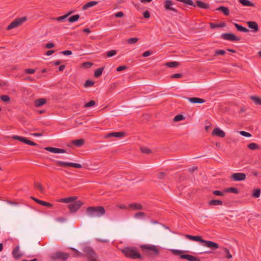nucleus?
Segmentation results:
<instances>
[{"label":"nucleus","mask_w":261,"mask_h":261,"mask_svg":"<svg viewBox=\"0 0 261 261\" xmlns=\"http://www.w3.org/2000/svg\"><path fill=\"white\" fill-rule=\"evenodd\" d=\"M104 68H105L104 67H100V68H98V69H97L94 72V76L96 77H100L102 73V71H103Z\"/></svg>","instance_id":"obj_33"},{"label":"nucleus","mask_w":261,"mask_h":261,"mask_svg":"<svg viewBox=\"0 0 261 261\" xmlns=\"http://www.w3.org/2000/svg\"><path fill=\"white\" fill-rule=\"evenodd\" d=\"M203 246L211 249L212 250L217 249L219 246L218 243L211 241L204 240L203 241Z\"/></svg>","instance_id":"obj_11"},{"label":"nucleus","mask_w":261,"mask_h":261,"mask_svg":"<svg viewBox=\"0 0 261 261\" xmlns=\"http://www.w3.org/2000/svg\"><path fill=\"white\" fill-rule=\"evenodd\" d=\"M185 237L187 239H188L190 240L197 241L200 242L201 243L203 244V241H204V240L202 239L201 237L200 236H192L190 234H186Z\"/></svg>","instance_id":"obj_16"},{"label":"nucleus","mask_w":261,"mask_h":261,"mask_svg":"<svg viewBox=\"0 0 261 261\" xmlns=\"http://www.w3.org/2000/svg\"><path fill=\"white\" fill-rule=\"evenodd\" d=\"M216 10L221 11L225 16H228L229 14V10L228 8L224 6H220L217 8Z\"/></svg>","instance_id":"obj_25"},{"label":"nucleus","mask_w":261,"mask_h":261,"mask_svg":"<svg viewBox=\"0 0 261 261\" xmlns=\"http://www.w3.org/2000/svg\"><path fill=\"white\" fill-rule=\"evenodd\" d=\"M138 41V38H130L127 40V42L129 44H133L137 43Z\"/></svg>","instance_id":"obj_41"},{"label":"nucleus","mask_w":261,"mask_h":261,"mask_svg":"<svg viewBox=\"0 0 261 261\" xmlns=\"http://www.w3.org/2000/svg\"><path fill=\"white\" fill-rule=\"evenodd\" d=\"M166 176V173L165 172H160L158 174V178L160 179H163Z\"/></svg>","instance_id":"obj_62"},{"label":"nucleus","mask_w":261,"mask_h":261,"mask_svg":"<svg viewBox=\"0 0 261 261\" xmlns=\"http://www.w3.org/2000/svg\"><path fill=\"white\" fill-rule=\"evenodd\" d=\"M225 53H226V52L224 50L217 49V50H216L215 51V56L224 55L225 54Z\"/></svg>","instance_id":"obj_52"},{"label":"nucleus","mask_w":261,"mask_h":261,"mask_svg":"<svg viewBox=\"0 0 261 261\" xmlns=\"http://www.w3.org/2000/svg\"><path fill=\"white\" fill-rule=\"evenodd\" d=\"M179 63L176 61L167 62L166 65L170 68H175L179 66Z\"/></svg>","instance_id":"obj_34"},{"label":"nucleus","mask_w":261,"mask_h":261,"mask_svg":"<svg viewBox=\"0 0 261 261\" xmlns=\"http://www.w3.org/2000/svg\"><path fill=\"white\" fill-rule=\"evenodd\" d=\"M224 252L226 254V257L227 258H232V255L230 254L229 250L227 248H224L223 249Z\"/></svg>","instance_id":"obj_48"},{"label":"nucleus","mask_w":261,"mask_h":261,"mask_svg":"<svg viewBox=\"0 0 261 261\" xmlns=\"http://www.w3.org/2000/svg\"><path fill=\"white\" fill-rule=\"evenodd\" d=\"M186 98L192 103H202L205 101V100L202 98L196 97H186Z\"/></svg>","instance_id":"obj_18"},{"label":"nucleus","mask_w":261,"mask_h":261,"mask_svg":"<svg viewBox=\"0 0 261 261\" xmlns=\"http://www.w3.org/2000/svg\"><path fill=\"white\" fill-rule=\"evenodd\" d=\"M12 138L15 140H17L20 142H23L25 144H27V142L28 140L26 138L20 137L19 136H13L12 137Z\"/></svg>","instance_id":"obj_36"},{"label":"nucleus","mask_w":261,"mask_h":261,"mask_svg":"<svg viewBox=\"0 0 261 261\" xmlns=\"http://www.w3.org/2000/svg\"><path fill=\"white\" fill-rule=\"evenodd\" d=\"M123 15H124V14L122 12H119L115 14V16L116 17H123Z\"/></svg>","instance_id":"obj_64"},{"label":"nucleus","mask_w":261,"mask_h":261,"mask_svg":"<svg viewBox=\"0 0 261 261\" xmlns=\"http://www.w3.org/2000/svg\"><path fill=\"white\" fill-rule=\"evenodd\" d=\"M239 2L244 6H254V4L248 0H239Z\"/></svg>","instance_id":"obj_28"},{"label":"nucleus","mask_w":261,"mask_h":261,"mask_svg":"<svg viewBox=\"0 0 261 261\" xmlns=\"http://www.w3.org/2000/svg\"><path fill=\"white\" fill-rule=\"evenodd\" d=\"M223 204L222 201L218 199H213L208 202L210 205H219Z\"/></svg>","instance_id":"obj_27"},{"label":"nucleus","mask_w":261,"mask_h":261,"mask_svg":"<svg viewBox=\"0 0 261 261\" xmlns=\"http://www.w3.org/2000/svg\"><path fill=\"white\" fill-rule=\"evenodd\" d=\"M76 196H71L60 199L59 201L63 203H69L76 200Z\"/></svg>","instance_id":"obj_19"},{"label":"nucleus","mask_w":261,"mask_h":261,"mask_svg":"<svg viewBox=\"0 0 261 261\" xmlns=\"http://www.w3.org/2000/svg\"><path fill=\"white\" fill-rule=\"evenodd\" d=\"M34 186L36 189H38L40 190L41 193H44V189L40 183L39 182H35Z\"/></svg>","instance_id":"obj_42"},{"label":"nucleus","mask_w":261,"mask_h":261,"mask_svg":"<svg viewBox=\"0 0 261 261\" xmlns=\"http://www.w3.org/2000/svg\"><path fill=\"white\" fill-rule=\"evenodd\" d=\"M195 5L202 9H207L210 8L209 4L200 1H196Z\"/></svg>","instance_id":"obj_20"},{"label":"nucleus","mask_w":261,"mask_h":261,"mask_svg":"<svg viewBox=\"0 0 261 261\" xmlns=\"http://www.w3.org/2000/svg\"><path fill=\"white\" fill-rule=\"evenodd\" d=\"M71 249L75 253L74 256L75 257H83L84 254L79 251L77 249L74 248H71Z\"/></svg>","instance_id":"obj_40"},{"label":"nucleus","mask_w":261,"mask_h":261,"mask_svg":"<svg viewBox=\"0 0 261 261\" xmlns=\"http://www.w3.org/2000/svg\"><path fill=\"white\" fill-rule=\"evenodd\" d=\"M94 84V82L92 81L87 80L84 84L85 87H89L92 86Z\"/></svg>","instance_id":"obj_49"},{"label":"nucleus","mask_w":261,"mask_h":261,"mask_svg":"<svg viewBox=\"0 0 261 261\" xmlns=\"http://www.w3.org/2000/svg\"><path fill=\"white\" fill-rule=\"evenodd\" d=\"M1 99L5 102H9L10 100V98L8 95H3L1 96Z\"/></svg>","instance_id":"obj_51"},{"label":"nucleus","mask_w":261,"mask_h":261,"mask_svg":"<svg viewBox=\"0 0 261 261\" xmlns=\"http://www.w3.org/2000/svg\"><path fill=\"white\" fill-rule=\"evenodd\" d=\"M40 205L44 206H46L48 207H52L53 206V204L47 202H46V201H42V200H41Z\"/></svg>","instance_id":"obj_50"},{"label":"nucleus","mask_w":261,"mask_h":261,"mask_svg":"<svg viewBox=\"0 0 261 261\" xmlns=\"http://www.w3.org/2000/svg\"><path fill=\"white\" fill-rule=\"evenodd\" d=\"M246 175L244 173H233L230 178L234 181H242L245 179Z\"/></svg>","instance_id":"obj_12"},{"label":"nucleus","mask_w":261,"mask_h":261,"mask_svg":"<svg viewBox=\"0 0 261 261\" xmlns=\"http://www.w3.org/2000/svg\"><path fill=\"white\" fill-rule=\"evenodd\" d=\"M117 54V50H110L107 52V56L108 57H112Z\"/></svg>","instance_id":"obj_44"},{"label":"nucleus","mask_w":261,"mask_h":261,"mask_svg":"<svg viewBox=\"0 0 261 261\" xmlns=\"http://www.w3.org/2000/svg\"><path fill=\"white\" fill-rule=\"evenodd\" d=\"M240 134L241 135L246 137H250L251 136V134L243 130L240 132Z\"/></svg>","instance_id":"obj_54"},{"label":"nucleus","mask_w":261,"mask_h":261,"mask_svg":"<svg viewBox=\"0 0 261 261\" xmlns=\"http://www.w3.org/2000/svg\"><path fill=\"white\" fill-rule=\"evenodd\" d=\"M44 149L48 151H49L54 153H66V150L61 148L52 147H46Z\"/></svg>","instance_id":"obj_14"},{"label":"nucleus","mask_w":261,"mask_h":261,"mask_svg":"<svg viewBox=\"0 0 261 261\" xmlns=\"http://www.w3.org/2000/svg\"><path fill=\"white\" fill-rule=\"evenodd\" d=\"M83 66L86 68H90L92 65V63L89 62H86L83 63Z\"/></svg>","instance_id":"obj_61"},{"label":"nucleus","mask_w":261,"mask_h":261,"mask_svg":"<svg viewBox=\"0 0 261 261\" xmlns=\"http://www.w3.org/2000/svg\"><path fill=\"white\" fill-rule=\"evenodd\" d=\"M183 76V74L181 73H176L171 75L172 79H178L181 78Z\"/></svg>","instance_id":"obj_55"},{"label":"nucleus","mask_w":261,"mask_h":261,"mask_svg":"<svg viewBox=\"0 0 261 261\" xmlns=\"http://www.w3.org/2000/svg\"><path fill=\"white\" fill-rule=\"evenodd\" d=\"M145 214L143 212H137L135 214L134 217L135 218H143L145 217Z\"/></svg>","instance_id":"obj_46"},{"label":"nucleus","mask_w":261,"mask_h":261,"mask_svg":"<svg viewBox=\"0 0 261 261\" xmlns=\"http://www.w3.org/2000/svg\"><path fill=\"white\" fill-rule=\"evenodd\" d=\"M221 38L226 40H229L231 41H239L240 40V38L237 37L235 35L232 33H224L222 34Z\"/></svg>","instance_id":"obj_9"},{"label":"nucleus","mask_w":261,"mask_h":261,"mask_svg":"<svg viewBox=\"0 0 261 261\" xmlns=\"http://www.w3.org/2000/svg\"><path fill=\"white\" fill-rule=\"evenodd\" d=\"M60 53L65 56H69L72 54V51L71 50H67L62 51Z\"/></svg>","instance_id":"obj_57"},{"label":"nucleus","mask_w":261,"mask_h":261,"mask_svg":"<svg viewBox=\"0 0 261 261\" xmlns=\"http://www.w3.org/2000/svg\"><path fill=\"white\" fill-rule=\"evenodd\" d=\"M260 195V190L259 189H256L253 190L252 193V196L255 198H258Z\"/></svg>","instance_id":"obj_38"},{"label":"nucleus","mask_w":261,"mask_h":261,"mask_svg":"<svg viewBox=\"0 0 261 261\" xmlns=\"http://www.w3.org/2000/svg\"><path fill=\"white\" fill-rule=\"evenodd\" d=\"M247 24L248 28L251 29L253 32L256 33L258 31V25L255 21H249L247 22Z\"/></svg>","instance_id":"obj_15"},{"label":"nucleus","mask_w":261,"mask_h":261,"mask_svg":"<svg viewBox=\"0 0 261 261\" xmlns=\"http://www.w3.org/2000/svg\"><path fill=\"white\" fill-rule=\"evenodd\" d=\"M226 24L224 22H222L220 24L214 23L213 22L210 23V27L212 29H215L216 28H223L225 27Z\"/></svg>","instance_id":"obj_31"},{"label":"nucleus","mask_w":261,"mask_h":261,"mask_svg":"<svg viewBox=\"0 0 261 261\" xmlns=\"http://www.w3.org/2000/svg\"><path fill=\"white\" fill-rule=\"evenodd\" d=\"M69 257V254L63 252H56L52 253L50 256V259L53 261H57L58 260H62V261L66 260Z\"/></svg>","instance_id":"obj_5"},{"label":"nucleus","mask_w":261,"mask_h":261,"mask_svg":"<svg viewBox=\"0 0 261 261\" xmlns=\"http://www.w3.org/2000/svg\"><path fill=\"white\" fill-rule=\"evenodd\" d=\"M125 135V133L123 132H111L105 135V138H110L111 137H116L121 138Z\"/></svg>","instance_id":"obj_13"},{"label":"nucleus","mask_w":261,"mask_h":261,"mask_svg":"<svg viewBox=\"0 0 261 261\" xmlns=\"http://www.w3.org/2000/svg\"><path fill=\"white\" fill-rule=\"evenodd\" d=\"M85 141L84 139L74 140L72 141V144L76 147H80L84 144Z\"/></svg>","instance_id":"obj_21"},{"label":"nucleus","mask_w":261,"mask_h":261,"mask_svg":"<svg viewBox=\"0 0 261 261\" xmlns=\"http://www.w3.org/2000/svg\"><path fill=\"white\" fill-rule=\"evenodd\" d=\"M171 251L175 255H179L181 259H187L189 261H200L199 258L189 254H182L184 251L176 249H171Z\"/></svg>","instance_id":"obj_4"},{"label":"nucleus","mask_w":261,"mask_h":261,"mask_svg":"<svg viewBox=\"0 0 261 261\" xmlns=\"http://www.w3.org/2000/svg\"><path fill=\"white\" fill-rule=\"evenodd\" d=\"M233 24H234V27H236V28L237 29V30L240 32H245V33H247V32H249L248 29L242 26L240 24H239L237 23H233Z\"/></svg>","instance_id":"obj_26"},{"label":"nucleus","mask_w":261,"mask_h":261,"mask_svg":"<svg viewBox=\"0 0 261 261\" xmlns=\"http://www.w3.org/2000/svg\"><path fill=\"white\" fill-rule=\"evenodd\" d=\"M27 19V17H22L18 18L13 21L8 27L7 29L8 30H11L21 25Z\"/></svg>","instance_id":"obj_6"},{"label":"nucleus","mask_w":261,"mask_h":261,"mask_svg":"<svg viewBox=\"0 0 261 261\" xmlns=\"http://www.w3.org/2000/svg\"><path fill=\"white\" fill-rule=\"evenodd\" d=\"M129 207L133 208L135 210H141L143 209V206L141 204L138 203H134L129 205Z\"/></svg>","instance_id":"obj_30"},{"label":"nucleus","mask_w":261,"mask_h":261,"mask_svg":"<svg viewBox=\"0 0 261 261\" xmlns=\"http://www.w3.org/2000/svg\"><path fill=\"white\" fill-rule=\"evenodd\" d=\"M152 54V51L151 50H147L143 53L142 55V57H147L148 56H149Z\"/></svg>","instance_id":"obj_56"},{"label":"nucleus","mask_w":261,"mask_h":261,"mask_svg":"<svg viewBox=\"0 0 261 261\" xmlns=\"http://www.w3.org/2000/svg\"><path fill=\"white\" fill-rule=\"evenodd\" d=\"M143 17L145 18H150V13L148 11V10H146L144 13H143Z\"/></svg>","instance_id":"obj_60"},{"label":"nucleus","mask_w":261,"mask_h":261,"mask_svg":"<svg viewBox=\"0 0 261 261\" xmlns=\"http://www.w3.org/2000/svg\"><path fill=\"white\" fill-rule=\"evenodd\" d=\"M212 135L224 138L225 137V133L219 128H215L212 132Z\"/></svg>","instance_id":"obj_17"},{"label":"nucleus","mask_w":261,"mask_h":261,"mask_svg":"<svg viewBox=\"0 0 261 261\" xmlns=\"http://www.w3.org/2000/svg\"><path fill=\"white\" fill-rule=\"evenodd\" d=\"M224 192H230V193H233L238 194L239 193V191L236 188L230 187V188H227V189H225Z\"/></svg>","instance_id":"obj_32"},{"label":"nucleus","mask_w":261,"mask_h":261,"mask_svg":"<svg viewBox=\"0 0 261 261\" xmlns=\"http://www.w3.org/2000/svg\"><path fill=\"white\" fill-rule=\"evenodd\" d=\"M224 191L222 192L218 190H215L213 191V193L216 196H223L224 195Z\"/></svg>","instance_id":"obj_53"},{"label":"nucleus","mask_w":261,"mask_h":261,"mask_svg":"<svg viewBox=\"0 0 261 261\" xmlns=\"http://www.w3.org/2000/svg\"><path fill=\"white\" fill-rule=\"evenodd\" d=\"M83 203L80 201H75L72 203L68 205V208L71 213H74L76 212L82 205Z\"/></svg>","instance_id":"obj_8"},{"label":"nucleus","mask_w":261,"mask_h":261,"mask_svg":"<svg viewBox=\"0 0 261 261\" xmlns=\"http://www.w3.org/2000/svg\"><path fill=\"white\" fill-rule=\"evenodd\" d=\"M54 46H55V44L53 43H48L45 45V47L46 48H51L54 47Z\"/></svg>","instance_id":"obj_63"},{"label":"nucleus","mask_w":261,"mask_h":261,"mask_svg":"<svg viewBox=\"0 0 261 261\" xmlns=\"http://www.w3.org/2000/svg\"><path fill=\"white\" fill-rule=\"evenodd\" d=\"M141 248L149 256H157L159 254V251L156 246L154 245H142L141 246Z\"/></svg>","instance_id":"obj_2"},{"label":"nucleus","mask_w":261,"mask_h":261,"mask_svg":"<svg viewBox=\"0 0 261 261\" xmlns=\"http://www.w3.org/2000/svg\"><path fill=\"white\" fill-rule=\"evenodd\" d=\"M250 99L254 102L256 105H261V98L256 96H251Z\"/></svg>","instance_id":"obj_29"},{"label":"nucleus","mask_w":261,"mask_h":261,"mask_svg":"<svg viewBox=\"0 0 261 261\" xmlns=\"http://www.w3.org/2000/svg\"><path fill=\"white\" fill-rule=\"evenodd\" d=\"M55 162L57 166L62 167H64V168L72 167L76 168H81L82 167V165H81L80 164H78V163L65 162L61 161H55Z\"/></svg>","instance_id":"obj_7"},{"label":"nucleus","mask_w":261,"mask_h":261,"mask_svg":"<svg viewBox=\"0 0 261 261\" xmlns=\"http://www.w3.org/2000/svg\"><path fill=\"white\" fill-rule=\"evenodd\" d=\"M98 2L96 1H91L87 3H86L85 5L83 6L82 9L83 10H86L87 9L92 7L98 4Z\"/></svg>","instance_id":"obj_23"},{"label":"nucleus","mask_w":261,"mask_h":261,"mask_svg":"<svg viewBox=\"0 0 261 261\" xmlns=\"http://www.w3.org/2000/svg\"><path fill=\"white\" fill-rule=\"evenodd\" d=\"M35 72V70L34 69L30 68L25 70V73L27 74H33Z\"/></svg>","instance_id":"obj_58"},{"label":"nucleus","mask_w":261,"mask_h":261,"mask_svg":"<svg viewBox=\"0 0 261 261\" xmlns=\"http://www.w3.org/2000/svg\"><path fill=\"white\" fill-rule=\"evenodd\" d=\"M19 250V246H16L13 250V252H12L13 256L15 259H18V258H20L22 256L21 254L18 253Z\"/></svg>","instance_id":"obj_22"},{"label":"nucleus","mask_w":261,"mask_h":261,"mask_svg":"<svg viewBox=\"0 0 261 261\" xmlns=\"http://www.w3.org/2000/svg\"><path fill=\"white\" fill-rule=\"evenodd\" d=\"M73 12V11H70L67 14H66V15H64L63 16H60V17L57 18V20L58 21L63 20L65 19L66 18H67L70 14H71Z\"/></svg>","instance_id":"obj_43"},{"label":"nucleus","mask_w":261,"mask_h":261,"mask_svg":"<svg viewBox=\"0 0 261 261\" xmlns=\"http://www.w3.org/2000/svg\"><path fill=\"white\" fill-rule=\"evenodd\" d=\"M95 105V101L93 100H91L90 101L86 103L84 105V108L91 107Z\"/></svg>","instance_id":"obj_45"},{"label":"nucleus","mask_w":261,"mask_h":261,"mask_svg":"<svg viewBox=\"0 0 261 261\" xmlns=\"http://www.w3.org/2000/svg\"><path fill=\"white\" fill-rule=\"evenodd\" d=\"M141 152L144 153H150L151 152V150L147 147H142L140 148Z\"/></svg>","instance_id":"obj_47"},{"label":"nucleus","mask_w":261,"mask_h":261,"mask_svg":"<svg viewBox=\"0 0 261 261\" xmlns=\"http://www.w3.org/2000/svg\"><path fill=\"white\" fill-rule=\"evenodd\" d=\"M184 119H185V117H184V116L182 115L178 114V115H176L174 117V118L173 119V120L175 122H178V121H180L181 120H182Z\"/></svg>","instance_id":"obj_39"},{"label":"nucleus","mask_w":261,"mask_h":261,"mask_svg":"<svg viewBox=\"0 0 261 261\" xmlns=\"http://www.w3.org/2000/svg\"><path fill=\"white\" fill-rule=\"evenodd\" d=\"M127 68L128 67L126 66H120L117 68L116 70L117 71H121L127 69Z\"/></svg>","instance_id":"obj_59"},{"label":"nucleus","mask_w":261,"mask_h":261,"mask_svg":"<svg viewBox=\"0 0 261 261\" xmlns=\"http://www.w3.org/2000/svg\"><path fill=\"white\" fill-rule=\"evenodd\" d=\"M46 102V100L45 98H41L36 99L35 101V106L36 107H39L44 105Z\"/></svg>","instance_id":"obj_24"},{"label":"nucleus","mask_w":261,"mask_h":261,"mask_svg":"<svg viewBox=\"0 0 261 261\" xmlns=\"http://www.w3.org/2000/svg\"><path fill=\"white\" fill-rule=\"evenodd\" d=\"M122 252L127 257H129L132 259L142 258L141 254L136 250L132 248H124L123 249H122Z\"/></svg>","instance_id":"obj_3"},{"label":"nucleus","mask_w":261,"mask_h":261,"mask_svg":"<svg viewBox=\"0 0 261 261\" xmlns=\"http://www.w3.org/2000/svg\"><path fill=\"white\" fill-rule=\"evenodd\" d=\"M105 212V209L102 206H89L86 210V214L89 217H100Z\"/></svg>","instance_id":"obj_1"},{"label":"nucleus","mask_w":261,"mask_h":261,"mask_svg":"<svg viewBox=\"0 0 261 261\" xmlns=\"http://www.w3.org/2000/svg\"><path fill=\"white\" fill-rule=\"evenodd\" d=\"M80 16L79 14L73 15L70 17L68 18V20L69 22L73 23L74 22L79 20Z\"/></svg>","instance_id":"obj_35"},{"label":"nucleus","mask_w":261,"mask_h":261,"mask_svg":"<svg viewBox=\"0 0 261 261\" xmlns=\"http://www.w3.org/2000/svg\"><path fill=\"white\" fill-rule=\"evenodd\" d=\"M247 147L251 150H256L260 148L259 146L255 143H251L247 145Z\"/></svg>","instance_id":"obj_37"},{"label":"nucleus","mask_w":261,"mask_h":261,"mask_svg":"<svg viewBox=\"0 0 261 261\" xmlns=\"http://www.w3.org/2000/svg\"><path fill=\"white\" fill-rule=\"evenodd\" d=\"M174 4L171 0H166L164 3V8L167 11H171L176 13H178V10L173 7Z\"/></svg>","instance_id":"obj_10"}]
</instances>
